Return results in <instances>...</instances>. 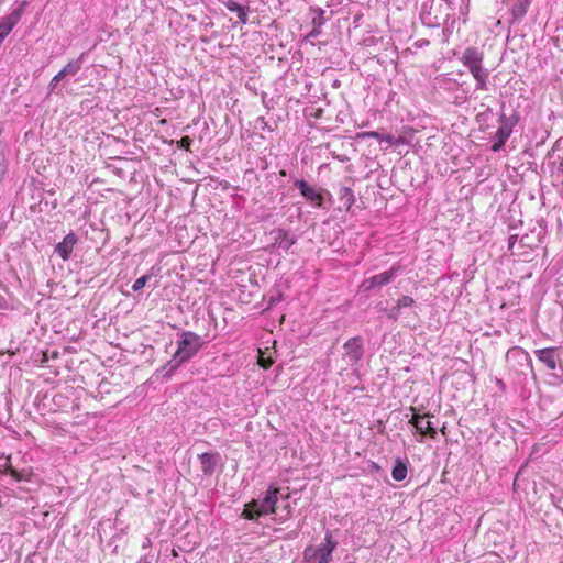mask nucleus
I'll list each match as a JSON object with an SVG mask.
<instances>
[{
    "label": "nucleus",
    "instance_id": "22",
    "mask_svg": "<svg viewBox=\"0 0 563 563\" xmlns=\"http://www.w3.org/2000/svg\"><path fill=\"white\" fill-rule=\"evenodd\" d=\"M37 356L38 357H35L34 361L40 366H45L46 363L49 361V352L48 351H43Z\"/></svg>",
    "mask_w": 563,
    "mask_h": 563
},
{
    "label": "nucleus",
    "instance_id": "3",
    "mask_svg": "<svg viewBox=\"0 0 563 563\" xmlns=\"http://www.w3.org/2000/svg\"><path fill=\"white\" fill-rule=\"evenodd\" d=\"M338 542L333 539L332 532L327 531L324 543L312 547L309 545L303 551V560L311 563H330L332 553L335 550Z\"/></svg>",
    "mask_w": 563,
    "mask_h": 563
},
{
    "label": "nucleus",
    "instance_id": "25",
    "mask_svg": "<svg viewBox=\"0 0 563 563\" xmlns=\"http://www.w3.org/2000/svg\"><path fill=\"white\" fill-rule=\"evenodd\" d=\"M63 78H65V77L63 76V74H62L60 71H58V73H57V74L52 78V80L49 81V85H48V86H49L51 90L55 89V87L57 86V84H58Z\"/></svg>",
    "mask_w": 563,
    "mask_h": 563
},
{
    "label": "nucleus",
    "instance_id": "19",
    "mask_svg": "<svg viewBox=\"0 0 563 563\" xmlns=\"http://www.w3.org/2000/svg\"><path fill=\"white\" fill-rule=\"evenodd\" d=\"M274 361L271 356H265L264 355V352L262 350H258V358H257V364L264 368V369H267L269 368L272 365H273Z\"/></svg>",
    "mask_w": 563,
    "mask_h": 563
},
{
    "label": "nucleus",
    "instance_id": "15",
    "mask_svg": "<svg viewBox=\"0 0 563 563\" xmlns=\"http://www.w3.org/2000/svg\"><path fill=\"white\" fill-rule=\"evenodd\" d=\"M81 64L82 55L78 59L69 60L65 65V67H63V69H60L59 71L63 74L64 77L76 75L80 70Z\"/></svg>",
    "mask_w": 563,
    "mask_h": 563
},
{
    "label": "nucleus",
    "instance_id": "23",
    "mask_svg": "<svg viewBox=\"0 0 563 563\" xmlns=\"http://www.w3.org/2000/svg\"><path fill=\"white\" fill-rule=\"evenodd\" d=\"M191 142V139L188 135H185L178 141V146L186 151H190Z\"/></svg>",
    "mask_w": 563,
    "mask_h": 563
},
{
    "label": "nucleus",
    "instance_id": "27",
    "mask_svg": "<svg viewBox=\"0 0 563 563\" xmlns=\"http://www.w3.org/2000/svg\"><path fill=\"white\" fill-rule=\"evenodd\" d=\"M245 175H251V176H253L254 178H256V179H257V175H256V173L254 172V169H247V170H245Z\"/></svg>",
    "mask_w": 563,
    "mask_h": 563
},
{
    "label": "nucleus",
    "instance_id": "31",
    "mask_svg": "<svg viewBox=\"0 0 563 563\" xmlns=\"http://www.w3.org/2000/svg\"><path fill=\"white\" fill-rule=\"evenodd\" d=\"M146 563H150V562H146Z\"/></svg>",
    "mask_w": 563,
    "mask_h": 563
},
{
    "label": "nucleus",
    "instance_id": "28",
    "mask_svg": "<svg viewBox=\"0 0 563 563\" xmlns=\"http://www.w3.org/2000/svg\"><path fill=\"white\" fill-rule=\"evenodd\" d=\"M58 356H59L58 351H53L52 353H49V358H58Z\"/></svg>",
    "mask_w": 563,
    "mask_h": 563
},
{
    "label": "nucleus",
    "instance_id": "13",
    "mask_svg": "<svg viewBox=\"0 0 563 563\" xmlns=\"http://www.w3.org/2000/svg\"><path fill=\"white\" fill-rule=\"evenodd\" d=\"M296 243V239L290 236L287 231L278 230L276 232L275 244L284 250H289Z\"/></svg>",
    "mask_w": 563,
    "mask_h": 563
},
{
    "label": "nucleus",
    "instance_id": "12",
    "mask_svg": "<svg viewBox=\"0 0 563 563\" xmlns=\"http://www.w3.org/2000/svg\"><path fill=\"white\" fill-rule=\"evenodd\" d=\"M218 453H202L200 459L201 471L205 475H211L214 472Z\"/></svg>",
    "mask_w": 563,
    "mask_h": 563
},
{
    "label": "nucleus",
    "instance_id": "29",
    "mask_svg": "<svg viewBox=\"0 0 563 563\" xmlns=\"http://www.w3.org/2000/svg\"><path fill=\"white\" fill-rule=\"evenodd\" d=\"M560 169H561V172H562V174H563V159H562V161H561V163H560Z\"/></svg>",
    "mask_w": 563,
    "mask_h": 563
},
{
    "label": "nucleus",
    "instance_id": "16",
    "mask_svg": "<svg viewBox=\"0 0 563 563\" xmlns=\"http://www.w3.org/2000/svg\"><path fill=\"white\" fill-rule=\"evenodd\" d=\"M415 300L410 296H402L397 300L396 307L391 310V317L396 318L401 308L411 307Z\"/></svg>",
    "mask_w": 563,
    "mask_h": 563
},
{
    "label": "nucleus",
    "instance_id": "5",
    "mask_svg": "<svg viewBox=\"0 0 563 563\" xmlns=\"http://www.w3.org/2000/svg\"><path fill=\"white\" fill-rule=\"evenodd\" d=\"M399 271H400L399 266H393L388 271H385L380 274H377L375 276L366 278L361 283L360 289L362 291H369L375 287H380V286L387 285L397 276Z\"/></svg>",
    "mask_w": 563,
    "mask_h": 563
},
{
    "label": "nucleus",
    "instance_id": "17",
    "mask_svg": "<svg viewBox=\"0 0 563 563\" xmlns=\"http://www.w3.org/2000/svg\"><path fill=\"white\" fill-rule=\"evenodd\" d=\"M407 476V466L401 461H397L393 471H391V477L397 481L401 482Z\"/></svg>",
    "mask_w": 563,
    "mask_h": 563
},
{
    "label": "nucleus",
    "instance_id": "1",
    "mask_svg": "<svg viewBox=\"0 0 563 563\" xmlns=\"http://www.w3.org/2000/svg\"><path fill=\"white\" fill-rule=\"evenodd\" d=\"M484 54L476 47H467L461 57V62L466 66L477 82V89L487 90L488 70L483 67Z\"/></svg>",
    "mask_w": 563,
    "mask_h": 563
},
{
    "label": "nucleus",
    "instance_id": "2",
    "mask_svg": "<svg viewBox=\"0 0 563 563\" xmlns=\"http://www.w3.org/2000/svg\"><path fill=\"white\" fill-rule=\"evenodd\" d=\"M278 494V488L268 489L262 500H252L246 504L242 514L243 517L253 520L263 515L275 514L277 511L276 504Z\"/></svg>",
    "mask_w": 563,
    "mask_h": 563
},
{
    "label": "nucleus",
    "instance_id": "24",
    "mask_svg": "<svg viewBox=\"0 0 563 563\" xmlns=\"http://www.w3.org/2000/svg\"><path fill=\"white\" fill-rule=\"evenodd\" d=\"M357 136L358 137H373L378 141L383 140V136L380 135V133H378L376 131L363 132V133H360Z\"/></svg>",
    "mask_w": 563,
    "mask_h": 563
},
{
    "label": "nucleus",
    "instance_id": "8",
    "mask_svg": "<svg viewBox=\"0 0 563 563\" xmlns=\"http://www.w3.org/2000/svg\"><path fill=\"white\" fill-rule=\"evenodd\" d=\"M500 123H501L500 126L498 128V130L495 133L496 141L492 145L493 152H498L504 146V144L509 139V136L512 132V128H511V125L508 124V121H507V118L505 114H503L500 117Z\"/></svg>",
    "mask_w": 563,
    "mask_h": 563
},
{
    "label": "nucleus",
    "instance_id": "10",
    "mask_svg": "<svg viewBox=\"0 0 563 563\" xmlns=\"http://www.w3.org/2000/svg\"><path fill=\"white\" fill-rule=\"evenodd\" d=\"M537 358L542 362L547 368L553 371L556 367V349L547 347L536 351Z\"/></svg>",
    "mask_w": 563,
    "mask_h": 563
},
{
    "label": "nucleus",
    "instance_id": "21",
    "mask_svg": "<svg viewBox=\"0 0 563 563\" xmlns=\"http://www.w3.org/2000/svg\"><path fill=\"white\" fill-rule=\"evenodd\" d=\"M150 279V276L148 275H144L140 278H137L134 284L132 285V289L133 291H139L141 290L147 283V280Z\"/></svg>",
    "mask_w": 563,
    "mask_h": 563
},
{
    "label": "nucleus",
    "instance_id": "7",
    "mask_svg": "<svg viewBox=\"0 0 563 563\" xmlns=\"http://www.w3.org/2000/svg\"><path fill=\"white\" fill-rule=\"evenodd\" d=\"M295 186L300 190V194L316 207H322L323 196L321 191H318L311 187L306 180H297Z\"/></svg>",
    "mask_w": 563,
    "mask_h": 563
},
{
    "label": "nucleus",
    "instance_id": "18",
    "mask_svg": "<svg viewBox=\"0 0 563 563\" xmlns=\"http://www.w3.org/2000/svg\"><path fill=\"white\" fill-rule=\"evenodd\" d=\"M344 347L346 350H350L354 353V356L358 358L362 354V344L361 341L357 338L350 339L345 344Z\"/></svg>",
    "mask_w": 563,
    "mask_h": 563
},
{
    "label": "nucleus",
    "instance_id": "26",
    "mask_svg": "<svg viewBox=\"0 0 563 563\" xmlns=\"http://www.w3.org/2000/svg\"><path fill=\"white\" fill-rule=\"evenodd\" d=\"M383 140H385L390 145H396V146L402 143V140H396L393 135H386L383 137Z\"/></svg>",
    "mask_w": 563,
    "mask_h": 563
},
{
    "label": "nucleus",
    "instance_id": "30",
    "mask_svg": "<svg viewBox=\"0 0 563 563\" xmlns=\"http://www.w3.org/2000/svg\"><path fill=\"white\" fill-rule=\"evenodd\" d=\"M280 175H282V176H285V175H286V172H285V170H280Z\"/></svg>",
    "mask_w": 563,
    "mask_h": 563
},
{
    "label": "nucleus",
    "instance_id": "11",
    "mask_svg": "<svg viewBox=\"0 0 563 563\" xmlns=\"http://www.w3.org/2000/svg\"><path fill=\"white\" fill-rule=\"evenodd\" d=\"M339 208L350 210L353 206L355 198L353 190L350 187L342 186L338 191Z\"/></svg>",
    "mask_w": 563,
    "mask_h": 563
},
{
    "label": "nucleus",
    "instance_id": "6",
    "mask_svg": "<svg viewBox=\"0 0 563 563\" xmlns=\"http://www.w3.org/2000/svg\"><path fill=\"white\" fill-rule=\"evenodd\" d=\"M430 415H418L413 413L409 423L412 424L421 435H428L431 439H435L437 429L429 420Z\"/></svg>",
    "mask_w": 563,
    "mask_h": 563
},
{
    "label": "nucleus",
    "instance_id": "4",
    "mask_svg": "<svg viewBox=\"0 0 563 563\" xmlns=\"http://www.w3.org/2000/svg\"><path fill=\"white\" fill-rule=\"evenodd\" d=\"M201 346L202 341L198 334L190 331L183 332L180 334L174 358L177 361V363L188 361L198 353Z\"/></svg>",
    "mask_w": 563,
    "mask_h": 563
},
{
    "label": "nucleus",
    "instance_id": "20",
    "mask_svg": "<svg viewBox=\"0 0 563 563\" xmlns=\"http://www.w3.org/2000/svg\"><path fill=\"white\" fill-rule=\"evenodd\" d=\"M8 473L18 482H20V481H29V476L27 475H24L23 473L19 472L18 470L12 467L11 465L8 466Z\"/></svg>",
    "mask_w": 563,
    "mask_h": 563
},
{
    "label": "nucleus",
    "instance_id": "9",
    "mask_svg": "<svg viewBox=\"0 0 563 563\" xmlns=\"http://www.w3.org/2000/svg\"><path fill=\"white\" fill-rule=\"evenodd\" d=\"M76 243L77 236L74 232H70L56 245L55 251L63 261H67L70 257Z\"/></svg>",
    "mask_w": 563,
    "mask_h": 563
},
{
    "label": "nucleus",
    "instance_id": "14",
    "mask_svg": "<svg viewBox=\"0 0 563 563\" xmlns=\"http://www.w3.org/2000/svg\"><path fill=\"white\" fill-rule=\"evenodd\" d=\"M225 8L230 11V12H235L238 14V18L239 20L242 22V23H246L247 21V13H246V10L241 5L239 4L236 1L234 0H228L225 2Z\"/></svg>",
    "mask_w": 563,
    "mask_h": 563
}]
</instances>
